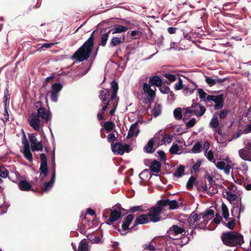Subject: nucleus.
<instances>
[{
  "mask_svg": "<svg viewBox=\"0 0 251 251\" xmlns=\"http://www.w3.org/2000/svg\"><path fill=\"white\" fill-rule=\"evenodd\" d=\"M195 183L196 178L194 176H192L188 180L186 184V186L188 188H192Z\"/></svg>",
  "mask_w": 251,
  "mask_h": 251,
  "instance_id": "48",
  "label": "nucleus"
},
{
  "mask_svg": "<svg viewBox=\"0 0 251 251\" xmlns=\"http://www.w3.org/2000/svg\"><path fill=\"white\" fill-rule=\"evenodd\" d=\"M184 86L183 93L186 96L191 95L197 88V86L195 83Z\"/></svg>",
  "mask_w": 251,
  "mask_h": 251,
  "instance_id": "18",
  "label": "nucleus"
},
{
  "mask_svg": "<svg viewBox=\"0 0 251 251\" xmlns=\"http://www.w3.org/2000/svg\"><path fill=\"white\" fill-rule=\"evenodd\" d=\"M28 121L30 126L34 130L39 131L41 126V121L38 116L36 114H31L29 116Z\"/></svg>",
  "mask_w": 251,
  "mask_h": 251,
  "instance_id": "11",
  "label": "nucleus"
},
{
  "mask_svg": "<svg viewBox=\"0 0 251 251\" xmlns=\"http://www.w3.org/2000/svg\"><path fill=\"white\" fill-rule=\"evenodd\" d=\"M133 219L134 216L132 214H129L126 216L125 221L123 222L122 225V227L123 230L122 231L121 229L119 230L121 235H124L128 232L127 230H129L128 226L133 221Z\"/></svg>",
  "mask_w": 251,
  "mask_h": 251,
  "instance_id": "13",
  "label": "nucleus"
},
{
  "mask_svg": "<svg viewBox=\"0 0 251 251\" xmlns=\"http://www.w3.org/2000/svg\"><path fill=\"white\" fill-rule=\"evenodd\" d=\"M95 31H93L89 39L74 54L73 58L80 62L87 59L91 53L94 44V36Z\"/></svg>",
  "mask_w": 251,
  "mask_h": 251,
  "instance_id": "1",
  "label": "nucleus"
},
{
  "mask_svg": "<svg viewBox=\"0 0 251 251\" xmlns=\"http://www.w3.org/2000/svg\"><path fill=\"white\" fill-rule=\"evenodd\" d=\"M88 239L92 243H98L100 240L99 237H97L94 235H89Z\"/></svg>",
  "mask_w": 251,
  "mask_h": 251,
  "instance_id": "53",
  "label": "nucleus"
},
{
  "mask_svg": "<svg viewBox=\"0 0 251 251\" xmlns=\"http://www.w3.org/2000/svg\"><path fill=\"white\" fill-rule=\"evenodd\" d=\"M137 211H142V212L144 211L141 206H133V207H130V211L132 213H134Z\"/></svg>",
  "mask_w": 251,
  "mask_h": 251,
  "instance_id": "58",
  "label": "nucleus"
},
{
  "mask_svg": "<svg viewBox=\"0 0 251 251\" xmlns=\"http://www.w3.org/2000/svg\"><path fill=\"white\" fill-rule=\"evenodd\" d=\"M205 156L211 162L213 163L216 160L214 157V152L212 150H209L204 153Z\"/></svg>",
  "mask_w": 251,
  "mask_h": 251,
  "instance_id": "39",
  "label": "nucleus"
},
{
  "mask_svg": "<svg viewBox=\"0 0 251 251\" xmlns=\"http://www.w3.org/2000/svg\"><path fill=\"white\" fill-rule=\"evenodd\" d=\"M103 127L106 131L109 132L114 129L115 125L114 123L112 122H106L103 125Z\"/></svg>",
  "mask_w": 251,
  "mask_h": 251,
  "instance_id": "35",
  "label": "nucleus"
},
{
  "mask_svg": "<svg viewBox=\"0 0 251 251\" xmlns=\"http://www.w3.org/2000/svg\"><path fill=\"white\" fill-rule=\"evenodd\" d=\"M165 77L170 82H173L176 80V77L175 75L166 74L165 75Z\"/></svg>",
  "mask_w": 251,
  "mask_h": 251,
  "instance_id": "54",
  "label": "nucleus"
},
{
  "mask_svg": "<svg viewBox=\"0 0 251 251\" xmlns=\"http://www.w3.org/2000/svg\"><path fill=\"white\" fill-rule=\"evenodd\" d=\"M244 210H245V206L240 202L239 206H235L233 208V209L231 211V213H232V216H235L236 214H234L235 212H238V214L237 215V218H239V217L240 216V214L241 213L244 212Z\"/></svg>",
  "mask_w": 251,
  "mask_h": 251,
  "instance_id": "25",
  "label": "nucleus"
},
{
  "mask_svg": "<svg viewBox=\"0 0 251 251\" xmlns=\"http://www.w3.org/2000/svg\"><path fill=\"white\" fill-rule=\"evenodd\" d=\"M219 126V122L218 119L217 115L216 114H214L210 122V126L213 129V131H217Z\"/></svg>",
  "mask_w": 251,
  "mask_h": 251,
  "instance_id": "24",
  "label": "nucleus"
},
{
  "mask_svg": "<svg viewBox=\"0 0 251 251\" xmlns=\"http://www.w3.org/2000/svg\"><path fill=\"white\" fill-rule=\"evenodd\" d=\"M196 121L195 118L191 119L188 122L186 123V126L188 128L193 127L196 124Z\"/></svg>",
  "mask_w": 251,
  "mask_h": 251,
  "instance_id": "56",
  "label": "nucleus"
},
{
  "mask_svg": "<svg viewBox=\"0 0 251 251\" xmlns=\"http://www.w3.org/2000/svg\"><path fill=\"white\" fill-rule=\"evenodd\" d=\"M149 82L151 85H155L158 87L162 85V84L161 78L157 75L151 77L150 78Z\"/></svg>",
  "mask_w": 251,
  "mask_h": 251,
  "instance_id": "26",
  "label": "nucleus"
},
{
  "mask_svg": "<svg viewBox=\"0 0 251 251\" xmlns=\"http://www.w3.org/2000/svg\"><path fill=\"white\" fill-rule=\"evenodd\" d=\"M124 40V37H113L110 42V44L112 46H116L122 42Z\"/></svg>",
  "mask_w": 251,
  "mask_h": 251,
  "instance_id": "37",
  "label": "nucleus"
},
{
  "mask_svg": "<svg viewBox=\"0 0 251 251\" xmlns=\"http://www.w3.org/2000/svg\"><path fill=\"white\" fill-rule=\"evenodd\" d=\"M226 225L229 229H233L235 225V220L229 221Z\"/></svg>",
  "mask_w": 251,
  "mask_h": 251,
  "instance_id": "59",
  "label": "nucleus"
},
{
  "mask_svg": "<svg viewBox=\"0 0 251 251\" xmlns=\"http://www.w3.org/2000/svg\"><path fill=\"white\" fill-rule=\"evenodd\" d=\"M174 116L176 119L180 120L182 118V110L180 108H176L174 110Z\"/></svg>",
  "mask_w": 251,
  "mask_h": 251,
  "instance_id": "42",
  "label": "nucleus"
},
{
  "mask_svg": "<svg viewBox=\"0 0 251 251\" xmlns=\"http://www.w3.org/2000/svg\"><path fill=\"white\" fill-rule=\"evenodd\" d=\"M160 163L159 161L154 160L151 163L150 169L153 172L157 173L160 171Z\"/></svg>",
  "mask_w": 251,
  "mask_h": 251,
  "instance_id": "30",
  "label": "nucleus"
},
{
  "mask_svg": "<svg viewBox=\"0 0 251 251\" xmlns=\"http://www.w3.org/2000/svg\"><path fill=\"white\" fill-rule=\"evenodd\" d=\"M162 211L161 207H153L150 209L148 215L150 221L156 222L160 221L161 217L160 214Z\"/></svg>",
  "mask_w": 251,
  "mask_h": 251,
  "instance_id": "12",
  "label": "nucleus"
},
{
  "mask_svg": "<svg viewBox=\"0 0 251 251\" xmlns=\"http://www.w3.org/2000/svg\"><path fill=\"white\" fill-rule=\"evenodd\" d=\"M210 143L208 141H205L203 143V150L204 153L209 151Z\"/></svg>",
  "mask_w": 251,
  "mask_h": 251,
  "instance_id": "63",
  "label": "nucleus"
},
{
  "mask_svg": "<svg viewBox=\"0 0 251 251\" xmlns=\"http://www.w3.org/2000/svg\"><path fill=\"white\" fill-rule=\"evenodd\" d=\"M184 85L183 84L182 80L179 78L178 81L175 84L174 88L176 90H180L183 88Z\"/></svg>",
  "mask_w": 251,
  "mask_h": 251,
  "instance_id": "46",
  "label": "nucleus"
},
{
  "mask_svg": "<svg viewBox=\"0 0 251 251\" xmlns=\"http://www.w3.org/2000/svg\"><path fill=\"white\" fill-rule=\"evenodd\" d=\"M7 176V170L3 167H0V177L6 178Z\"/></svg>",
  "mask_w": 251,
  "mask_h": 251,
  "instance_id": "51",
  "label": "nucleus"
},
{
  "mask_svg": "<svg viewBox=\"0 0 251 251\" xmlns=\"http://www.w3.org/2000/svg\"><path fill=\"white\" fill-rule=\"evenodd\" d=\"M154 140L155 138H153L149 140L147 145L144 147V150L146 152L150 153L153 151L154 150H153L152 149Z\"/></svg>",
  "mask_w": 251,
  "mask_h": 251,
  "instance_id": "33",
  "label": "nucleus"
},
{
  "mask_svg": "<svg viewBox=\"0 0 251 251\" xmlns=\"http://www.w3.org/2000/svg\"><path fill=\"white\" fill-rule=\"evenodd\" d=\"M201 148H202V146L201 145L200 143L197 142L193 146V147L192 149V151L194 153H199L201 151Z\"/></svg>",
  "mask_w": 251,
  "mask_h": 251,
  "instance_id": "45",
  "label": "nucleus"
},
{
  "mask_svg": "<svg viewBox=\"0 0 251 251\" xmlns=\"http://www.w3.org/2000/svg\"><path fill=\"white\" fill-rule=\"evenodd\" d=\"M122 213L120 210H111L109 219L106 222L108 225H111L113 222L121 218Z\"/></svg>",
  "mask_w": 251,
  "mask_h": 251,
  "instance_id": "15",
  "label": "nucleus"
},
{
  "mask_svg": "<svg viewBox=\"0 0 251 251\" xmlns=\"http://www.w3.org/2000/svg\"><path fill=\"white\" fill-rule=\"evenodd\" d=\"M161 206H169L170 209H174L178 207V203L176 201L165 200L159 201Z\"/></svg>",
  "mask_w": 251,
  "mask_h": 251,
  "instance_id": "20",
  "label": "nucleus"
},
{
  "mask_svg": "<svg viewBox=\"0 0 251 251\" xmlns=\"http://www.w3.org/2000/svg\"><path fill=\"white\" fill-rule=\"evenodd\" d=\"M111 88L113 90L112 94L110 97L111 100L114 99L117 96V91L118 90V83L115 81H112L111 83Z\"/></svg>",
  "mask_w": 251,
  "mask_h": 251,
  "instance_id": "31",
  "label": "nucleus"
},
{
  "mask_svg": "<svg viewBox=\"0 0 251 251\" xmlns=\"http://www.w3.org/2000/svg\"><path fill=\"white\" fill-rule=\"evenodd\" d=\"M39 172L40 174V179L41 181H43L48 174L47 164H41Z\"/></svg>",
  "mask_w": 251,
  "mask_h": 251,
  "instance_id": "21",
  "label": "nucleus"
},
{
  "mask_svg": "<svg viewBox=\"0 0 251 251\" xmlns=\"http://www.w3.org/2000/svg\"><path fill=\"white\" fill-rule=\"evenodd\" d=\"M201 164V160H198L196 164L193 166V169L195 172L199 171V168Z\"/></svg>",
  "mask_w": 251,
  "mask_h": 251,
  "instance_id": "64",
  "label": "nucleus"
},
{
  "mask_svg": "<svg viewBox=\"0 0 251 251\" xmlns=\"http://www.w3.org/2000/svg\"><path fill=\"white\" fill-rule=\"evenodd\" d=\"M186 146L183 140H178L174 142L170 149L169 151L172 154H180L182 152L184 147Z\"/></svg>",
  "mask_w": 251,
  "mask_h": 251,
  "instance_id": "9",
  "label": "nucleus"
},
{
  "mask_svg": "<svg viewBox=\"0 0 251 251\" xmlns=\"http://www.w3.org/2000/svg\"><path fill=\"white\" fill-rule=\"evenodd\" d=\"M62 86L59 83H56L52 85L51 87V92L54 93L58 94L59 92L62 89Z\"/></svg>",
  "mask_w": 251,
  "mask_h": 251,
  "instance_id": "40",
  "label": "nucleus"
},
{
  "mask_svg": "<svg viewBox=\"0 0 251 251\" xmlns=\"http://www.w3.org/2000/svg\"><path fill=\"white\" fill-rule=\"evenodd\" d=\"M20 190L22 191H29L31 189V184L25 180H21L18 184Z\"/></svg>",
  "mask_w": 251,
  "mask_h": 251,
  "instance_id": "27",
  "label": "nucleus"
},
{
  "mask_svg": "<svg viewBox=\"0 0 251 251\" xmlns=\"http://www.w3.org/2000/svg\"><path fill=\"white\" fill-rule=\"evenodd\" d=\"M109 142L113 143L116 140V137L114 133H110L107 136Z\"/></svg>",
  "mask_w": 251,
  "mask_h": 251,
  "instance_id": "60",
  "label": "nucleus"
},
{
  "mask_svg": "<svg viewBox=\"0 0 251 251\" xmlns=\"http://www.w3.org/2000/svg\"><path fill=\"white\" fill-rule=\"evenodd\" d=\"M214 214L213 210H210L206 212L205 213H201L200 215H197L195 212H193L188 219V222L190 223V226L194 225L196 223H199V225H206L207 223L208 216L209 215H212Z\"/></svg>",
  "mask_w": 251,
  "mask_h": 251,
  "instance_id": "3",
  "label": "nucleus"
},
{
  "mask_svg": "<svg viewBox=\"0 0 251 251\" xmlns=\"http://www.w3.org/2000/svg\"><path fill=\"white\" fill-rule=\"evenodd\" d=\"M143 90L146 95V100H148L150 103L152 102L155 96V87H152L150 84L147 83H144L143 86Z\"/></svg>",
  "mask_w": 251,
  "mask_h": 251,
  "instance_id": "7",
  "label": "nucleus"
},
{
  "mask_svg": "<svg viewBox=\"0 0 251 251\" xmlns=\"http://www.w3.org/2000/svg\"><path fill=\"white\" fill-rule=\"evenodd\" d=\"M219 99L215 101V108L216 109H219L222 108L223 106V95H218Z\"/></svg>",
  "mask_w": 251,
  "mask_h": 251,
  "instance_id": "36",
  "label": "nucleus"
},
{
  "mask_svg": "<svg viewBox=\"0 0 251 251\" xmlns=\"http://www.w3.org/2000/svg\"><path fill=\"white\" fill-rule=\"evenodd\" d=\"M198 93L201 99H204L206 98L207 94L202 89H198Z\"/></svg>",
  "mask_w": 251,
  "mask_h": 251,
  "instance_id": "57",
  "label": "nucleus"
},
{
  "mask_svg": "<svg viewBox=\"0 0 251 251\" xmlns=\"http://www.w3.org/2000/svg\"><path fill=\"white\" fill-rule=\"evenodd\" d=\"M222 214H223L224 218L226 220H227L228 217L229 216L228 209L226 205L224 203H223L222 205Z\"/></svg>",
  "mask_w": 251,
  "mask_h": 251,
  "instance_id": "43",
  "label": "nucleus"
},
{
  "mask_svg": "<svg viewBox=\"0 0 251 251\" xmlns=\"http://www.w3.org/2000/svg\"><path fill=\"white\" fill-rule=\"evenodd\" d=\"M28 139L30 143L31 149L33 151H41L43 150V144L41 142H38L34 134H30Z\"/></svg>",
  "mask_w": 251,
  "mask_h": 251,
  "instance_id": "10",
  "label": "nucleus"
},
{
  "mask_svg": "<svg viewBox=\"0 0 251 251\" xmlns=\"http://www.w3.org/2000/svg\"><path fill=\"white\" fill-rule=\"evenodd\" d=\"M221 238L224 244L230 247L240 245L244 242L243 236L236 232L224 233Z\"/></svg>",
  "mask_w": 251,
  "mask_h": 251,
  "instance_id": "2",
  "label": "nucleus"
},
{
  "mask_svg": "<svg viewBox=\"0 0 251 251\" xmlns=\"http://www.w3.org/2000/svg\"><path fill=\"white\" fill-rule=\"evenodd\" d=\"M55 172L54 171L52 178L50 181L46 183L43 187V191L46 192L48 191L52 187L53 184L55 181Z\"/></svg>",
  "mask_w": 251,
  "mask_h": 251,
  "instance_id": "28",
  "label": "nucleus"
},
{
  "mask_svg": "<svg viewBox=\"0 0 251 251\" xmlns=\"http://www.w3.org/2000/svg\"><path fill=\"white\" fill-rule=\"evenodd\" d=\"M160 87V91L161 92V93H162V94H166L169 91H170V89L169 88V87L166 86H162L161 85Z\"/></svg>",
  "mask_w": 251,
  "mask_h": 251,
  "instance_id": "61",
  "label": "nucleus"
},
{
  "mask_svg": "<svg viewBox=\"0 0 251 251\" xmlns=\"http://www.w3.org/2000/svg\"><path fill=\"white\" fill-rule=\"evenodd\" d=\"M184 167L182 166H180L174 173V176L177 177H180L184 172Z\"/></svg>",
  "mask_w": 251,
  "mask_h": 251,
  "instance_id": "52",
  "label": "nucleus"
},
{
  "mask_svg": "<svg viewBox=\"0 0 251 251\" xmlns=\"http://www.w3.org/2000/svg\"><path fill=\"white\" fill-rule=\"evenodd\" d=\"M110 96V91L108 89H103L100 92V99L102 101V109L101 113H104L107 108L109 104V97Z\"/></svg>",
  "mask_w": 251,
  "mask_h": 251,
  "instance_id": "8",
  "label": "nucleus"
},
{
  "mask_svg": "<svg viewBox=\"0 0 251 251\" xmlns=\"http://www.w3.org/2000/svg\"><path fill=\"white\" fill-rule=\"evenodd\" d=\"M77 251H88V246L87 241L82 240L80 242Z\"/></svg>",
  "mask_w": 251,
  "mask_h": 251,
  "instance_id": "38",
  "label": "nucleus"
},
{
  "mask_svg": "<svg viewBox=\"0 0 251 251\" xmlns=\"http://www.w3.org/2000/svg\"><path fill=\"white\" fill-rule=\"evenodd\" d=\"M22 151L25 157L30 162L33 161L32 154L30 151V148L22 149Z\"/></svg>",
  "mask_w": 251,
  "mask_h": 251,
  "instance_id": "32",
  "label": "nucleus"
},
{
  "mask_svg": "<svg viewBox=\"0 0 251 251\" xmlns=\"http://www.w3.org/2000/svg\"><path fill=\"white\" fill-rule=\"evenodd\" d=\"M139 130L138 128V123H135L132 124L128 131L127 138H131L133 136H136L139 133Z\"/></svg>",
  "mask_w": 251,
  "mask_h": 251,
  "instance_id": "19",
  "label": "nucleus"
},
{
  "mask_svg": "<svg viewBox=\"0 0 251 251\" xmlns=\"http://www.w3.org/2000/svg\"><path fill=\"white\" fill-rule=\"evenodd\" d=\"M194 111V115L197 117H201L202 116L205 112V107L199 103H195L193 105Z\"/></svg>",
  "mask_w": 251,
  "mask_h": 251,
  "instance_id": "17",
  "label": "nucleus"
},
{
  "mask_svg": "<svg viewBox=\"0 0 251 251\" xmlns=\"http://www.w3.org/2000/svg\"><path fill=\"white\" fill-rule=\"evenodd\" d=\"M205 80L206 83L210 86H213L216 84L217 83L222 82V81L220 79H214L209 77H206Z\"/></svg>",
  "mask_w": 251,
  "mask_h": 251,
  "instance_id": "44",
  "label": "nucleus"
},
{
  "mask_svg": "<svg viewBox=\"0 0 251 251\" xmlns=\"http://www.w3.org/2000/svg\"><path fill=\"white\" fill-rule=\"evenodd\" d=\"M163 141L164 144H170L172 141V136L171 135H167L163 138Z\"/></svg>",
  "mask_w": 251,
  "mask_h": 251,
  "instance_id": "55",
  "label": "nucleus"
},
{
  "mask_svg": "<svg viewBox=\"0 0 251 251\" xmlns=\"http://www.w3.org/2000/svg\"><path fill=\"white\" fill-rule=\"evenodd\" d=\"M193 105L183 109V114L186 116H191L194 114V111Z\"/></svg>",
  "mask_w": 251,
  "mask_h": 251,
  "instance_id": "41",
  "label": "nucleus"
},
{
  "mask_svg": "<svg viewBox=\"0 0 251 251\" xmlns=\"http://www.w3.org/2000/svg\"><path fill=\"white\" fill-rule=\"evenodd\" d=\"M22 144H23L22 149H27V148H29V143L26 138V136L25 133L24 134L23 137L22 138Z\"/></svg>",
  "mask_w": 251,
  "mask_h": 251,
  "instance_id": "50",
  "label": "nucleus"
},
{
  "mask_svg": "<svg viewBox=\"0 0 251 251\" xmlns=\"http://www.w3.org/2000/svg\"><path fill=\"white\" fill-rule=\"evenodd\" d=\"M128 28L126 26H122L119 25H116L114 26L112 29L108 31L109 33L112 32V34L121 33L126 32Z\"/></svg>",
  "mask_w": 251,
  "mask_h": 251,
  "instance_id": "22",
  "label": "nucleus"
},
{
  "mask_svg": "<svg viewBox=\"0 0 251 251\" xmlns=\"http://www.w3.org/2000/svg\"><path fill=\"white\" fill-rule=\"evenodd\" d=\"M161 112V105L159 104H155L154 107L152 110L151 114L156 117L160 114Z\"/></svg>",
  "mask_w": 251,
  "mask_h": 251,
  "instance_id": "34",
  "label": "nucleus"
},
{
  "mask_svg": "<svg viewBox=\"0 0 251 251\" xmlns=\"http://www.w3.org/2000/svg\"><path fill=\"white\" fill-rule=\"evenodd\" d=\"M216 167L221 170H223L224 173L226 175H229L230 170L232 169V166L229 164H226L225 162L223 161H217L216 160L213 162Z\"/></svg>",
  "mask_w": 251,
  "mask_h": 251,
  "instance_id": "14",
  "label": "nucleus"
},
{
  "mask_svg": "<svg viewBox=\"0 0 251 251\" xmlns=\"http://www.w3.org/2000/svg\"><path fill=\"white\" fill-rule=\"evenodd\" d=\"M217 99H219L218 96L208 95L206 97V100L208 101H213L215 102Z\"/></svg>",
  "mask_w": 251,
  "mask_h": 251,
  "instance_id": "62",
  "label": "nucleus"
},
{
  "mask_svg": "<svg viewBox=\"0 0 251 251\" xmlns=\"http://www.w3.org/2000/svg\"><path fill=\"white\" fill-rule=\"evenodd\" d=\"M143 247L145 250L150 251H154L155 250V248L151 242L148 244L143 245Z\"/></svg>",
  "mask_w": 251,
  "mask_h": 251,
  "instance_id": "49",
  "label": "nucleus"
},
{
  "mask_svg": "<svg viewBox=\"0 0 251 251\" xmlns=\"http://www.w3.org/2000/svg\"><path fill=\"white\" fill-rule=\"evenodd\" d=\"M38 117H41L46 122H47L50 119L51 116L50 112L43 107L39 108L37 110V114Z\"/></svg>",
  "mask_w": 251,
  "mask_h": 251,
  "instance_id": "16",
  "label": "nucleus"
},
{
  "mask_svg": "<svg viewBox=\"0 0 251 251\" xmlns=\"http://www.w3.org/2000/svg\"><path fill=\"white\" fill-rule=\"evenodd\" d=\"M111 150L114 154L117 155H122L125 152H129L130 151L129 145L126 144L123 145L120 142L112 144Z\"/></svg>",
  "mask_w": 251,
  "mask_h": 251,
  "instance_id": "6",
  "label": "nucleus"
},
{
  "mask_svg": "<svg viewBox=\"0 0 251 251\" xmlns=\"http://www.w3.org/2000/svg\"><path fill=\"white\" fill-rule=\"evenodd\" d=\"M223 195L225 198L227 199L230 201H235L237 198V196L232 193L230 191H226L223 193Z\"/></svg>",
  "mask_w": 251,
  "mask_h": 251,
  "instance_id": "29",
  "label": "nucleus"
},
{
  "mask_svg": "<svg viewBox=\"0 0 251 251\" xmlns=\"http://www.w3.org/2000/svg\"><path fill=\"white\" fill-rule=\"evenodd\" d=\"M245 147L238 151L239 157L243 160L251 162V140L244 141Z\"/></svg>",
  "mask_w": 251,
  "mask_h": 251,
  "instance_id": "4",
  "label": "nucleus"
},
{
  "mask_svg": "<svg viewBox=\"0 0 251 251\" xmlns=\"http://www.w3.org/2000/svg\"><path fill=\"white\" fill-rule=\"evenodd\" d=\"M110 33H109L108 31L107 33L102 34V35L101 36V42L100 43V45H101L102 46H105L107 41L108 38L109 34Z\"/></svg>",
  "mask_w": 251,
  "mask_h": 251,
  "instance_id": "47",
  "label": "nucleus"
},
{
  "mask_svg": "<svg viewBox=\"0 0 251 251\" xmlns=\"http://www.w3.org/2000/svg\"><path fill=\"white\" fill-rule=\"evenodd\" d=\"M168 233L171 238L176 239L179 236H184L186 232L183 228L180 227L177 225H174L169 228Z\"/></svg>",
  "mask_w": 251,
  "mask_h": 251,
  "instance_id": "5",
  "label": "nucleus"
},
{
  "mask_svg": "<svg viewBox=\"0 0 251 251\" xmlns=\"http://www.w3.org/2000/svg\"><path fill=\"white\" fill-rule=\"evenodd\" d=\"M150 222L148 214H143L136 218L135 221V226L138 224H144Z\"/></svg>",
  "mask_w": 251,
  "mask_h": 251,
  "instance_id": "23",
  "label": "nucleus"
}]
</instances>
